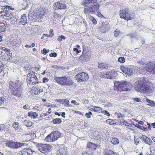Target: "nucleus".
<instances>
[{"instance_id":"obj_1","label":"nucleus","mask_w":155,"mask_h":155,"mask_svg":"<svg viewBox=\"0 0 155 155\" xmlns=\"http://www.w3.org/2000/svg\"><path fill=\"white\" fill-rule=\"evenodd\" d=\"M134 87L136 91L142 93H151L153 90V86L149 84L144 78L137 81Z\"/></svg>"},{"instance_id":"obj_2","label":"nucleus","mask_w":155,"mask_h":155,"mask_svg":"<svg viewBox=\"0 0 155 155\" xmlns=\"http://www.w3.org/2000/svg\"><path fill=\"white\" fill-rule=\"evenodd\" d=\"M9 84L11 95L18 97H21L23 94V83L17 80L15 81H10Z\"/></svg>"},{"instance_id":"obj_3","label":"nucleus","mask_w":155,"mask_h":155,"mask_svg":"<svg viewBox=\"0 0 155 155\" xmlns=\"http://www.w3.org/2000/svg\"><path fill=\"white\" fill-rule=\"evenodd\" d=\"M55 82L61 86L72 85L74 84L73 80L70 78L65 76L61 77H54Z\"/></svg>"},{"instance_id":"obj_4","label":"nucleus","mask_w":155,"mask_h":155,"mask_svg":"<svg viewBox=\"0 0 155 155\" xmlns=\"http://www.w3.org/2000/svg\"><path fill=\"white\" fill-rule=\"evenodd\" d=\"M119 15L120 18L127 21H129L134 19L135 17L134 13H131L128 8L120 10L119 11Z\"/></svg>"},{"instance_id":"obj_5","label":"nucleus","mask_w":155,"mask_h":155,"mask_svg":"<svg viewBox=\"0 0 155 155\" xmlns=\"http://www.w3.org/2000/svg\"><path fill=\"white\" fill-rule=\"evenodd\" d=\"M132 87V85L130 83L125 81L120 82L117 87L114 86V88L115 90H117L118 91H127L130 90Z\"/></svg>"},{"instance_id":"obj_6","label":"nucleus","mask_w":155,"mask_h":155,"mask_svg":"<svg viewBox=\"0 0 155 155\" xmlns=\"http://www.w3.org/2000/svg\"><path fill=\"white\" fill-rule=\"evenodd\" d=\"M95 4L90 5L87 7L84 8V13L85 14L91 13V14H94L97 12L100 7V4L98 3H96Z\"/></svg>"},{"instance_id":"obj_7","label":"nucleus","mask_w":155,"mask_h":155,"mask_svg":"<svg viewBox=\"0 0 155 155\" xmlns=\"http://www.w3.org/2000/svg\"><path fill=\"white\" fill-rule=\"evenodd\" d=\"M75 78L77 81L79 83L86 82L89 79L88 74L84 72L79 73L76 75Z\"/></svg>"},{"instance_id":"obj_8","label":"nucleus","mask_w":155,"mask_h":155,"mask_svg":"<svg viewBox=\"0 0 155 155\" xmlns=\"http://www.w3.org/2000/svg\"><path fill=\"white\" fill-rule=\"evenodd\" d=\"M85 45L83 47V52L81 55L80 57V59L83 61H86L87 59L91 57V51H86V48Z\"/></svg>"},{"instance_id":"obj_9","label":"nucleus","mask_w":155,"mask_h":155,"mask_svg":"<svg viewBox=\"0 0 155 155\" xmlns=\"http://www.w3.org/2000/svg\"><path fill=\"white\" fill-rule=\"evenodd\" d=\"M35 73L33 71L32 73H29L27 75V81L28 83L31 85H33L38 83V78Z\"/></svg>"},{"instance_id":"obj_10","label":"nucleus","mask_w":155,"mask_h":155,"mask_svg":"<svg viewBox=\"0 0 155 155\" xmlns=\"http://www.w3.org/2000/svg\"><path fill=\"white\" fill-rule=\"evenodd\" d=\"M68 151L67 148L63 145L57 146L56 155H67Z\"/></svg>"},{"instance_id":"obj_11","label":"nucleus","mask_w":155,"mask_h":155,"mask_svg":"<svg viewBox=\"0 0 155 155\" xmlns=\"http://www.w3.org/2000/svg\"><path fill=\"white\" fill-rule=\"evenodd\" d=\"M39 150L43 153H47L51 149L52 146L48 144H40L38 145Z\"/></svg>"},{"instance_id":"obj_12","label":"nucleus","mask_w":155,"mask_h":155,"mask_svg":"<svg viewBox=\"0 0 155 155\" xmlns=\"http://www.w3.org/2000/svg\"><path fill=\"white\" fill-rule=\"evenodd\" d=\"M115 74V72L114 71H108L106 73L103 72L100 73V75L102 78L109 79L114 78Z\"/></svg>"},{"instance_id":"obj_13","label":"nucleus","mask_w":155,"mask_h":155,"mask_svg":"<svg viewBox=\"0 0 155 155\" xmlns=\"http://www.w3.org/2000/svg\"><path fill=\"white\" fill-rule=\"evenodd\" d=\"M0 16L2 18L7 20H11L14 17L12 12L7 10L1 12H0Z\"/></svg>"},{"instance_id":"obj_14","label":"nucleus","mask_w":155,"mask_h":155,"mask_svg":"<svg viewBox=\"0 0 155 155\" xmlns=\"http://www.w3.org/2000/svg\"><path fill=\"white\" fill-rule=\"evenodd\" d=\"M10 50L9 49H4L2 51L1 57L2 59L5 61L9 60L12 57V54L10 53Z\"/></svg>"},{"instance_id":"obj_15","label":"nucleus","mask_w":155,"mask_h":155,"mask_svg":"<svg viewBox=\"0 0 155 155\" xmlns=\"http://www.w3.org/2000/svg\"><path fill=\"white\" fill-rule=\"evenodd\" d=\"M53 8L54 10H64L67 8V6L63 2L60 1L54 3Z\"/></svg>"},{"instance_id":"obj_16","label":"nucleus","mask_w":155,"mask_h":155,"mask_svg":"<svg viewBox=\"0 0 155 155\" xmlns=\"http://www.w3.org/2000/svg\"><path fill=\"white\" fill-rule=\"evenodd\" d=\"M6 145L8 147L13 149L18 148L22 147L23 144L13 141H9L5 143Z\"/></svg>"},{"instance_id":"obj_17","label":"nucleus","mask_w":155,"mask_h":155,"mask_svg":"<svg viewBox=\"0 0 155 155\" xmlns=\"http://www.w3.org/2000/svg\"><path fill=\"white\" fill-rule=\"evenodd\" d=\"M145 70L150 74H155V62H150L145 66Z\"/></svg>"},{"instance_id":"obj_18","label":"nucleus","mask_w":155,"mask_h":155,"mask_svg":"<svg viewBox=\"0 0 155 155\" xmlns=\"http://www.w3.org/2000/svg\"><path fill=\"white\" fill-rule=\"evenodd\" d=\"M48 12L47 8L42 7L39 8L37 11V15L38 16L39 18H42Z\"/></svg>"},{"instance_id":"obj_19","label":"nucleus","mask_w":155,"mask_h":155,"mask_svg":"<svg viewBox=\"0 0 155 155\" xmlns=\"http://www.w3.org/2000/svg\"><path fill=\"white\" fill-rule=\"evenodd\" d=\"M98 147V145L94 144L90 142L87 143L86 147L87 149L91 152L95 151Z\"/></svg>"},{"instance_id":"obj_20","label":"nucleus","mask_w":155,"mask_h":155,"mask_svg":"<svg viewBox=\"0 0 155 155\" xmlns=\"http://www.w3.org/2000/svg\"><path fill=\"white\" fill-rule=\"evenodd\" d=\"M35 151L31 149L24 148L19 152V155H31Z\"/></svg>"},{"instance_id":"obj_21","label":"nucleus","mask_w":155,"mask_h":155,"mask_svg":"<svg viewBox=\"0 0 155 155\" xmlns=\"http://www.w3.org/2000/svg\"><path fill=\"white\" fill-rule=\"evenodd\" d=\"M98 0H84L83 1V4L85 7L88 5L96 3Z\"/></svg>"},{"instance_id":"obj_22","label":"nucleus","mask_w":155,"mask_h":155,"mask_svg":"<svg viewBox=\"0 0 155 155\" xmlns=\"http://www.w3.org/2000/svg\"><path fill=\"white\" fill-rule=\"evenodd\" d=\"M40 92L41 89L37 86L33 87L31 91V94L32 95L38 94Z\"/></svg>"},{"instance_id":"obj_23","label":"nucleus","mask_w":155,"mask_h":155,"mask_svg":"<svg viewBox=\"0 0 155 155\" xmlns=\"http://www.w3.org/2000/svg\"><path fill=\"white\" fill-rule=\"evenodd\" d=\"M59 137H56V136H46L44 140L47 142H52L56 140Z\"/></svg>"},{"instance_id":"obj_24","label":"nucleus","mask_w":155,"mask_h":155,"mask_svg":"<svg viewBox=\"0 0 155 155\" xmlns=\"http://www.w3.org/2000/svg\"><path fill=\"white\" fill-rule=\"evenodd\" d=\"M27 21L26 15L25 14H23L21 16V18L20 19V22L21 25H25L27 23Z\"/></svg>"},{"instance_id":"obj_25","label":"nucleus","mask_w":155,"mask_h":155,"mask_svg":"<svg viewBox=\"0 0 155 155\" xmlns=\"http://www.w3.org/2000/svg\"><path fill=\"white\" fill-rule=\"evenodd\" d=\"M106 122L107 124L111 125H117V122L116 120L108 119L106 120Z\"/></svg>"},{"instance_id":"obj_26","label":"nucleus","mask_w":155,"mask_h":155,"mask_svg":"<svg viewBox=\"0 0 155 155\" xmlns=\"http://www.w3.org/2000/svg\"><path fill=\"white\" fill-rule=\"evenodd\" d=\"M19 123L17 122H14L12 124V127L15 130L18 131H20V130L21 129V127L19 125Z\"/></svg>"},{"instance_id":"obj_27","label":"nucleus","mask_w":155,"mask_h":155,"mask_svg":"<svg viewBox=\"0 0 155 155\" xmlns=\"http://www.w3.org/2000/svg\"><path fill=\"white\" fill-rule=\"evenodd\" d=\"M143 138L144 141L146 143L149 145H151L152 144V142L151 140L147 136H143Z\"/></svg>"},{"instance_id":"obj_28","label":"nucleus","mask_w":155,"mask_h":155,"mask_svg":"<svg viewBox=\"0 0 155 155\" xmlns=\"http://www.w3.org/2000/svg\"><path fill=\"white\" fill-rule=\"evenodd\" d=\"M108 68L107 65L105 63H99L98 65V68L101 70H104L107 69Z\"/></svg>"},{"instance_id":"obj_29","label":"nucleus","mask_w":155,"mask_h":155,"mask_svg":"<svg viewBox=\"0 0 155 155\" xmlns=\"http://www.w3.org/2000/svg\"><path fill=\"white\" fill-rule=\"evenodd\" d=\"M28 116L32 118L35 119L37 117L38 114L36 112L31 111L28 113Z\"/></svg>"},{"instance_id":"obj_30","label":"nucleus","mask_w":155,"mask_h":155,"mask_svg":"<svg viewBox=\"0 0 155 155\" xmlns=\"http://www.w3.org/2000/svg\"><path fill=\"white\" fill-rule=\"evenodd\" d=\"M108 26L107 25L102 24L101 26V31L103 33L105 32L108 31Z\"/></svg>"},{"instance_id":"obj_31","label":"nucleus","mask_w":155,"mask_h":155,"mask_svg":"<svg viewBox=\"0 0 155 155\" xmlns=\"http://www.w3.org/2000/svg\"><path fill=\"white\" fill-rule=\"evenodd\" d=\"M116 153L110 149H107L104 153V155H114Z\"/></svg>"},{"instance_id":"obj_32","label":"nucleus","mask_w":155,"mask_h":155,"mask_svg":"<svg viewBox=\"0 0 155 155\" xmlns=\"http://www.w3.org/2000/svg\"><path fill=\"white\" fill-rule=\"evenodd\" d=\"M6 29V26L5 24L0 22V33L4 32Z\"/></svg>"},{"instance_id":"obj_33","label":"nucleus","mask_w":155,"mask_h":155,"mask_svg":"<svg viewBox=\"0 0 155 155\" xmlns=\"http://www.w3.org/2000/svg\"><path fill=\"white\" fill-rule=\"evenodd\" d=\"M146 102L149 103L147 104L149 105L152 107H154L155 106V103L154 101L153 100H151L150 99L147 98L146 100Z\"/></svg>"},{"instance_id":"obj_34","label":"nucleus","mask_w":155,"mask_h":155,"mask_svg":"<svg viewBox=\"0 0 155 155\" xmlns=\"http://www.w3.org/2000/svg\"><path fill=\"white\" fill-rule=\"evenodd\" d=\"M23 123L24 125L27 127H31L32 125V122L28 120H24Z\"/></svg>"},{"instance_id":"obj_35","label":"nucleus","mask_w":155,"mask_h":155,"mask_svg":"<svg viewBox=\"0 0 155 155\" xmlns=\"http://www.w3.org/2000/svg\"><path fill=\"white\" fill-rule=\"evenodd\" d=\"M117 116V118H118L120 120V118L121 117V119H123L124 117V114H121V113L117 112H115L114 113Z\"/></svg>"},{"instance_id":"obj_36","label":"nucleus","mask_w":155,"mask_h":155,"mask_svg":"<svg viewBox=\"0 0 155 155\" xmlns=\"http://www.w3.org/2000/svg\"><path fill=\"white\" fill-rule=\"evenodd\" d=\"M61 122V120L59 118L54 119L51 121L54 124H60Z\"/></svg>"},{"instance_id":"obj_37","label":"nucleus","mask_w":155,"mask_h":155,"mask_svg":"<svg viewBox=\"0 0 155 155\" xmlns=\"http://www.w3.org/2000/svg\"><path fill=\"white\" fill-rule=\"evenodd\" d=\"M111 143L114 145H116L119 143V141L117 138H114L112 139Z\"/></svg>"},{"instance_id":"obj_38","label":"nucleus","mask_w":155,"mask_h":155,"mask_svg":"<svg viewBox=\"0 0 155 155\" xmlns=\"http://www.w3.org/2000/svg\"><path fill=\"white\" fill-rule=\"evenodd\" d=\"M47 115L48 114L47 113H41L40 114L39 116L38 117V119L39 120H42L44 119V117L47 116Z\"/></svg>"},{"instance_id":"obj_39","label":"nucleus","mask_w":155,"mask_h":155,"mask_svg":"<svg viewBox=\"0 0 155 155\" xmlns=\"http://www.w3.org/2000/svg\"><path fill=\"white\" fill-rule=\"evenodd\" d=\"M60 136L61 133L58 131H53L50 134H48V136Z\"/></svg>"},{"instance_id":"obj_40","label":"nucleus","mask_w":155,"mask_h":155,"mask_svg":"<svg viewBox=\"0 0 155 155\" xmlns=\"http://www.w3.org/2000/svg\"><path fill=\"white\" fill-rule=\"evenodd\" d=\"M128 68H129L127 67L126 66H124V65L121 66L120 67L121 71L125 74L126 71V70H127Z\"/></svg>"},{"instance_id":"obj_41","label":"nucleus","mask_w":155,"mask_h":155,"mask_svg":"<svg viewBox=\"0 0 155 155\" xmlns=\"http://www.w3.org/2000/svg\"><path fill=\"white\" fill-rule=\"evenodd\" d=\"M94 110L95 112L101 113V112H102V109L101 107L95 106V109Z\"/></svg>"},{"instance_id":"obj_42","label":"nucleus","mask_w":155,"mask_h":155,"mask_svg":"<svg viewBox=\"0 0 155 155\" xmlns=\"http://www.w3.org/2000/svg\"><path fill=\"white\" fill-rule=\"evenodd\" d=\"M89 18L92 21L94 25H96L97 23V21L91 15H89Z\"/></svg>"},{"instance_id":"obj_43","label":"nucleus","mask_w":155,"mask_h":155,"mask_svg":"<svg viewBox=\"0 0 155 155\" xmlns=\"http://www.w3.org/2000/svg\"><path fill=\"white\" fill-rule=\"evenodd\" d=\"M139 136H134V139L135 144L137 145L139 142L140 138Z\"/></svg>"},{"instance_id":"obj_44","label":"nucleus","mask_w":155,"mask_h":155,"mask_svg":"<svg viewBox=\"0 0 155 155\" xmlns=\"http://www.w3.org/2000/svg\"><path fill=\"white\" fill-rule=\"evenodd\" d=\"M118 61L121 63H123L125 62V59L124 57H120L118 58Z\"/></svg>"},{"instance_id":"obj_45","label":"nucleus","mask_w":155,"mask_h":155,"mask_svg":"<svg viewBox=\"0 0 155 155\" xmlns=\"http://www.w3.org/2000/svg\"><path fill=\"white\" fill-rule=\"evenodd\" d=\"M125 74L129 75H131L133 74V72L132 70L129 68L127 70H126Z\"/></svg>"},{"instance_id":"obj_46","label":"nucleus","mask_w":155,"mask_h":155,"mask_svg":"<svg viewBox=\"0 0 155 155\" xmlns=\"http://www.w3.org/2000/svg\"><path fill=\"white\" fill-rule=\"evenodd\" d=\"M66 39L65 36L63 35H59L57 39V40L59 42L62 41V40H65Z\"/></svg>"},{"instance_id":"obj_47","label":"nucleus","mask_w":155,"mask_h":155,"mask_svg":"<svg viewBox=\"0 0 155 155\" xmlns=\"http://www.w3.org/2000/svg\"><path fill=\"white\" fill-rule=\"evenodd\" d=\"M120 123L123 125L126 126H128L129 124L126 121L124 120H120Z\"/></svg>"},{"instance_id":"obj_48","label":"nucleus","mask_w":155,"mask_h":155,"mask_svg":"<svg viewBox=\"0 0 155 155\" xmlns=\"http://www.w3.org/2000/svg\"><path fill=\"white\" fill-rule=\"evenodd\" d=\"M5 8L4 9L5 10H11L13 11L14 10V8L12 7L11 6H8L7 5H5Z\"/></svg>"},{"instance_id":"obj_49","label":"nucleus","mask_w":155,"mask_h":155,"mask_svg":"<svg viewBox=\"0 0 155 155\" xmlns=\"http://www.w3.org/2000/svg\"><path fill=\"white\" fill-rule=\"evenodd\" d=\"M120 33V32L119 31L117 30V29H116L114 31V36L116 37H118Z\"/></svg>"},{"instance_id":"obj_50","label":"nucleus","mask_w":155,"mask_h":155,"mask_svg":"<svg viewBox=\"0 0 155 155\" xmlns=\"http://www.w3.org/2000/svg\"><path fill=\"white\" fill-rule=\"evenodd\" d=\"M5 99L3 97H0V106H2L4 103Z\"/></svg>"},{"instance_id":"obj_51","label":"nucleus","mask_w":155,"mask_h":155,"mask_svg":"<svg viewBox=\"0 0 155 155\" xmlns=\"http://www.w3.org/2000/svg\"><path fill=\"white\" fill-rule=\"evenodd\" d=\"M63 104L66 106H68L69 105V101L67 99L64 100V102Z\"/></svg>"},{"instance_id":"obj_52","label":"nucleus","mask_w":155,"mask_h":155,"mask_svg":"<svg viewBox=\"0 0 155 155\" xmlns=\"http://www.w3.org/2000/svg\"><path fill=\"white\" fill-rule=\"evenodd\" d=\"M92 113L91 111H89L88 113L85 114V116L88 118H89L91 117V115H92Z\"/></svg>"},{"instance_id":"obj_53","label":"nucleus","mask_w":155,"mask_h":155,"mask_svg":"<svg viewBox=\"0 0 155 155\" xmlns=\"http://www.w3.org/2000/svg\"><path fill=\"white\" fill-rule=\"evenodd\" d=\"M102 114H104V115H107V116L109 117L110 116V114L107 111L102 110V112H101Z\"/></svg>"},{"instance_id":"obj_54","label":"nucleus","mask_w":155,"mask_h":155,"mask_svg":"<svg viewBox=\"0 0 155 155\" xmlns=\"http://www.w3.org/2000/svg\"><path fill=\"white\" fill-rule=\"evenodd\" d=\"M49 50H48V51L46 50L45 48H44L41 51V53L44 54H46L48 52Z\"/></svg>"},{"instance_id":"obj_55","label":"nucleus","mask_w":155,"mask_h":155,"mask_svg":"<svg viewBox=\"0 0 155 155\" xmlns=\"http://www.w3.org/2000/svg\"><path fill=\"white\" fill-rule=\"evenodd\" d=\"M97 13L96 14V15L99 17L101 18H102L104 17L102 15V14L101 13L100 11L98 10L97 12Z\"/></svg>"},{"instance_id":"obj_56","label":"nucleus","mask_w":155,"mask_h":155,"mask_svg":"<svg viewBox=\"0 0 155 155\" xmlns=\"http://www.w3.org/2000/svg\"><path fill=\"white\" fill-rule=\"evenodd\" d=\"M53 30L52 29H51L49 30V36L51 37L54 35Z\"/></svg>"},{"instance_id":"obj_57","label":"nucleus","mask_w":155,"mask_h":155,"mask_svg":"<svg viewBox=\"0 0 155 155\" xmlns=\"http://www.w3.org/2000/svg\"><path fill=\"white\" fill-rule=\"evenodd\" d=\"M57 56V54L56 53L54 52V53H51L50 54L49 56L50 57H55Z\"/></svg>"},{"instance_id":"obj_58","label":"nucleus","mask_w":155,"mask_h":155,"mask_svg":"<svg viewBox=\"0 0 155 155\" xmlns=\"http://www.w3.org/2000/svg\"><path fill=\"white\" fill-rule=\"evenodd\" d=\"M74 113H75L77 114H79V115H81L82 116H83L84 115V114L83 113L81 112H80L78 111L75 110L74 111Z\"/></svg>"},{"instance_id":"obj_59","label":"nucleus","mask_w":155,"mask_h":155,"mask_svg":"<svg viewBox=\"0 0 155 155\" xmlns=\"http://www.w3.org/2000/svg\"><path fill=\"white\" fill-rule=\"evenodd\" d=\"M52 68L55 69H59L61 68V67L60 66H58L56 65H54L52 66Z\"/></svg>"},{"instance_id":"obj_60","label":"nucleus","mask_w":155,"mask_h":155,"mask_svg":"<svg viewBox=\"0 0 155 155\" xmlns=\"http://www.w3.org/2000/svg\"><path fill=\"white\" fill-rule=\"evenodd\" d=\"M53 16L55 18H58L59 17V14L56 12H54L53 13Z\"/></svg>"},{"instance_id":"obj_61","label":"nucleus","mask_w":155,"mask_h":155,"mask_svg":"<svg viewBox=\"0 0 155 155\" xmlns=\"http://www.w3.org/2000/svg\"><path fill=\"white\" fill-rule=\"evenodd\" d=\"M133 100L137 102H140L141 101V99L137 98H133Z\"/></svg>"},{"instance_id":"obj_62","label":"nucleus","mask_w":155,"mask_h":155,"mask_svg":"<svg viewBox=\"0 0 155 155\" xmlns=\"http://www.w3.org/2000/svg\"><path fill=\"white\" fill-rule=\"evenodd\" d=\"M96 106H91L90 107L91 109H90V110L92 111H94V110L95 109V107Z\"/></svg>"},{"instance_id":"obj_63","label":"nucleus","mask_w":155,"mask_h":155,"mask_svg":"<svg viewBox=\"0 0 155 155\" xmlns=\"http://www.w3.org/2000/svg\"><path fill=\"white\" fill-rule=\"evenodd\" d=\"M48 80L49 79L48 78H43V82L45 83L46 81L48 82Z\"/></svg>"},{"instance_id":"obj_64","label":"nucleus","mask_w":155,"mask_h":155,"mask_svg":"<svg viewBox=\"0 0 155 155\" xmlns=\"http://www.w3.org/2000/svg\"><path fill=\"white\" fill-rule=\"evenodd\" d=\"M23 108L24 109L27 110L28 109V108H29V107L28 105L26 104V105H25L24 106Z\"/></svg>"}]
</instances>
